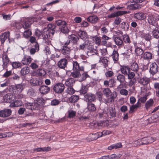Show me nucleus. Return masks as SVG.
<instances>
[{"label": "nucleus", "mask_w": 159, "mask_h": 159, "mask_svg": "<svg viewBox=\"0 0 159 159\" xmlns=\"http://www.w3.org/2000/svg\"><path fill=\"white\" fill-rule=\"evenodd\" d=\"M123 40L126 43H130V41L129 37L127 35H124L123 36Z\"/></svg>", "instance_id": "58"}, {"label": "nucleus", "mask_w": 159, "mask_h": 159, "mask_svg": "<svg viewBox=\"0 0 159 159\" xmlns=\"http://www.w3.org/2000/svg\"><path fill=\"white\" fill-rule=\"evenodd\" d=\"M80 70H74V71L71 72L70 76L74 78H78L81 76Z\"/></svg>", "instance_id": "35"}, {"label": "nucleus", "mask_w": 159, "mask_h": 159, "mask_svg": "<svg viewBox=\"0 0 159 159\" xmlns=\"http://www.w3.org/2000/svg\"><path fill=\"white\" fill-rule=\"evenodd\" d=\"M60 101L57 99H54L52 101L51 105L52 106H56L59 104Z\"/></svg>", "instance_id": "63"}, {"label": "nucleus", "mask_w": 159, "mask_h": 159, "mask_svg": "<svg viewBox=\"0 0 159 159\" xmlns=\"http://www.w3.org/2000/svg\"><path fill=\"white\" fill-rule=\"evenodd\" d=\"M66 25H62L61 29V31L64 34H67L68 33L69 31Z\"/></svg>", "instance_id": "45"}, {"label": "nucleus", "mask_w": 159, "mask_h": 159, "mask_svg": "<svg viewBox=\"0 0 159 159\" xmlns=\"http://www.w3.org/2000/svg\"><path fill=\"white\" fill-rule=\"evenodd\" d=\"M156 139L152 137H149L147 138H144L141 139L139 143L142 145L148 144L151 143L155 141Z\"/></svg>", "instance_id": "5"}, {"label": "nucleus", "mask_w": 159, "mask_h": 159, "mask_svg": "<svg viewBox=\"0 0 159 159\" xmlns=\"http://www.w3.org/2000/svg\"><path fill=\"white\" fill-rule=\"evenodd\" d=\"M71 50L70 47L66 46H63L61 49V52L65 56V57L67 59L70 58V54Z\"/></svg>", "instance_id": "6"}, {"label": "nucleus", "mask_w": 159, "mask_h": 159, "mask_svg": "<svg viewBox=\"0 0 159 159\" xmlns=\"http://www.w3.org/2000/svg\"><path fill=\"white\" fill-rule=\"evenodd\" d=\"M87 21L91 23H96L98 20V17L95 16H89L87 18Z\"/></svg>", "instance_id": "33"}, {"label": "nucleus", "mask_w": 159, "mask_h": 159, "mask_svg": "<svg viewBox=\"0 0 159 159\" xmlns=\"http://www.w3.org/2000/svg\"><path fill=\"white\" fill-rule=\"evenodd\" d=\"M141 5L138 4H131L127 6V8L132 10L139 9L141 7Z\"/></svg>", "instance_id": "28"}, {"label": "nucleus", "mask_w": 159, "mask_h": 159, "mask_svg": "<svg viewBox=\"0 0 159 159\" xmlns=\"http://www.w3.org/2000/svg\"><path fill=\"white\" fill-rule=\"evenodd\" d=\"M10 32L9 31L5 32L0 35V40L2 44H3L5 41L9 37Z\"/></svg>", "instance_id": "15"}, {"label": "nucleus", "mask_w": 159, "mask_h": 159, "mask_svg": "<svg viewBox=\"0 0 159 159\" xmlns=\"http://www.w3.org/2000/svg\"><path fill=\"white\" fill-rule=\"evenodd\" d=\"M134 17L136 18L139 20H143L146 17L144 14L143 13H137L134 15Z\"/></svg>", "instance_id": "30"}, {"label": "nucleus", "mask_w": 159, "mask_h": 159, "mask_svg": "<svg viewBox=\"0 0 159 159\" xmlns=\"http://www.w3.org/2000/svg\"><path fill=\"white\" fill-rule=\"evenodd\" d=\"M86 49L88 50L87 51L88 54L90 53H96L97 52L96 49L94 48L93 46L90 43L88 44Z\"/></svg>", "instance_id": "27"}, {"label": "nucleus", "mask_w": 159, "mask_h": 159, "mask_svg": "<svg viewBox=\"0 0 159 159\" xmlns=\"http://www.w3.org/2000/svg\"><path fill=\"white\" fill-rule=\"evenodd\" d=\"M30 83L32 85L34 86H39L42 84V82L40 80L35 78L30 80Z\"/></svg>", "instance_id": "23"}, {"label": "nucleus", "mask_w": 159, "mask_h": 159, "mask_svg": "<svg viewBox=\"0 0 159 159\" xmlns=\"http://www.w3.org/2000/svg\"><path fill=\"white\" fill-rule=\"evenodd\" d=\"M111 56L115 62H116L118 60L119 54L118 52L115 50L113 51Z\"/></svg>", "instance_id": "31"}, {"label": "nucleus", "mask_w": 159, "mask_h": 159, "mask_svg": "<svg viewBox=\"0 0 159 159\" xmlns=\"http://www.w3.org/2000/svg\"><path fill=\"white\" fill-rule=\"evenodd\" d=\"M121 156L120 154L116 155L115 154H113L110 155V156H108V158L109 159H119Z\"/></svg>", "instance_id": "51"}, {"label": "nucleus", "mask_w": 159, "mask_h": 159, "mask_svg": "<svg viewBox=\"0 0 159 159\" xmlns=\"http://www.w3.org/2000/svg\"><path fill=\"white\" fill-rule=\"evenodd\" d=\"M30 71V69L28 66H25L22 68L20 71V73L21 75H25L28 74Z\"/></svg>", "instance_id": "29"}, {"label": "nucleus", "mask_w": 159, "mask_h": 159, "mask_svg": "<svg viewBox=\"0 0 159 159\" xmlns=\"http://www.w3.org/2000/svg\"><path fill=\"white\" fill-rule=\"evenodd\" d=\"M67 63V60L65 58H63L58 61L57 63V66L59 67L61 69H64L66 67Z\"/></svg>", "instance_id": "13"}, {"label": "nucleus", "mask_w": 159, "mask_h": 159, "mask_svg": "<svg viewBox=\"0 0 159 159\" xmlns=\"http://www.w3.org/2000/svg\"><path fill=\"white\" fill-rule=\"evenodd\" d=\"M25 107L28 109L31 110H38L40 104L37 101L33 103H28L25 104Z\"/></svg>", "instance_id": "3"}, {"label": "nucleus", "mask_w": 159, "mask_h": 159, "mask_svg": "<svg viewBox=\"0 0 159 159\" xmlns=\"http://www.w3.org/2000/svg\"><path fill=\"white\" fill-rule=\"evenodd\" d=\"M109 111L110 116L112 117H115L116 116V112L115 108L113 107H110Z\"/></svg>", "instance_id": "47"}, {"label": "nucleus", "mask_w": 159, "mask_h": 159, "mask_svg": "<svg viewBox=\"0 0 159 159\" xmlns=\"http://www.w3.org/2000/svg\"><path fill=\"white\" fill-rule=\"evenodd\" d=\"M101 137L102 136H105L107 135L110 134L111 133V132L108 130H105L103 131L102 132H101Z\"/></svg>", "instance_id": "60"}, {"label": "nucleus", "mask_w": 159, "mask_h": 159, "mask_svg": "<svg viewBox=\"0 0 159 159\" xmlns=\"http://www.w3.org/2000/svg\"><path fill=\"white\" fill-rule=\"evenodd\" d=\"M101 132H97L95 134H90L89 136V139L91 141L97 139L100 137H101Z\"/></svg>", "instance_id": "19"}, {"label": "nucleus", "mask_w": 159, "mask_h": 159, "mask_svg": "<svg viewBox=\"0 0 159 159\" xmlns=\"http://www.w3.org/2000/svg\"><path fill=\"white\" fill-rule=\"evenodd\" d=\"M32 58L30 56H25L22 60V63L24 65H29L31 61Z\"/></svg>", "instance_id": "22"}, {"label": "nucleus", "mask_w": 159, "mask_h": 159, "mask_svg": "<svg viewBox=\"0 0 159 159\" xmlns=\"http://www.w3.org/2000/svg\"><path fill=\"white\" fill-rule=\"evenodd\" d=\"M153 57V54L148 52H145L143 55V59L148 61L152 59Z\"/></svg>", "instance_id": "18"}, {"label": "nucleus", "mask_w": 159, "mask_h": 159, "mask_svg": "<svg viewBox=\"0 0 159 159\" xmlns=\"http://www.w3.org/2000/svg\"><path fill=\"white\" fill-rule=\"evenodd\" d=\"M108 60L107 59L106 57H100V60L99 61V62H102V63L104 67L105 68L108 66Z\"/></svg>", "instance_id": "34"}, {"label": "nucleus", "mask_w": 159, "mask_h": 159, "mask_svg": "<svg viewBox=\"0 0 159 159\" xmlns=\"http://www.w3.org/2000/svg\"><path fill=\"white\" fill-rule=\"evenodd\" d=\"M11 65L13 68L14 69L18 68L22 66L21 63L18 61L12 62Z\"/></svg>", "instance_id": "46"}, {"label": "nucleus", "mask_w": 159, "mask_h": 159, "mask_svg": "<svg viewBox=\"0 0 159 159\" xmlns=\"http://www.w3.org/2000/svg\"><path fill=\"white\" fill-rule=\"evenodd\" d=\"M115 42L116 44L117 45L119 46H122L123 42L122 40L119 37H116L115 38Z\"/></svg>", "instance_id": "40"}, {"label": "nucleus", "mask_w": 159, "mask_h": 159, "mask_svg": "<svg viewBox=\"0 0 159 159\" xmlns=\"http://www.w3.org/2000/svg\"><path fill=\"white\" fill-rule=\"evenodd\" d=\"M38 74L40 76H44L46 74V71L43 69H39L38 70Z\"/></svg>", "instance_id": "59"}, {"label": "nucleus", "mask_w": 159, "mask_h": 159, "mask_svg": "<svg viewBox=\"0 0 159 159\" xmlns=\"http://www.w3.org/2000/svg\"><path fill=\"white\" fill-rule=\"evenodd\" d=\"M130 69L134 71H137L139 68L138 64L134 62L131 64L130 66Z\"/></svg>", "instance_id": "38"}, {"label": "nucleus", "mask_w": 159, "mask_h": 159, "mask_svg": "<svg viewBox=\"0 0 159 159\" xmlns=\"http://www.w3.org/2000/svg\"><path fill=\"white\" fill-rule=\"evenodd\" d=\"M11 111L9 109H6L0 111V116L5 117L11 115Z\"/></svg>", "instance_id": "12"}, {"label": "nucleus", "mask_w": 159, "mask_h": 159, "mask_svg": "<svg viewBox=\"0 0 159 159\" xmlns=\"http://www.w3.org/2000/svg\"><path fill=\"white\" fill-rule=\"evenodd\" d=\"M31 35V31L29 29L25 31L23 33V36L25 38H28Z\"/></svg>", "instance_id": "52"}, {"label": "nucleus", "mask_w": 159, "mask_h": 159, "mask_svg": "<svg viewBox=\"0 0 159 159\" xmlns=\"http://www.w3.org/2000/svg\"><path fill=\"white\" fill-rule=\"evenodd\" d=\"M79 99V96L76 95H73L69 98V101L71 103L76 102Z\"/></svg>", "instance_id": "37"}, {"label": "nucleus", "mask_w": 159, "mask_h": 159, "mask_svg": "<svg viewBox=\"0 0 159 159\" xmlns=\"http://www.w3.org/2000/svg\"><path fill=\"white\" fill-rule=\"evenodd\" d=\"M39 89L41 93L44 95L49 92L50 88L47 86L42 85L40 87Z\"/></svg>", "instance_id": "14"}, {"label": "nucleus", "mask_w": 159, "mask_h": 159, "mask_svg": "<svg viewBox=\"0 0 159 159\" xmlns=\"http://www.w3.org/2000/svg\"><path fill=\"white\" fill-rule=\"evenodd\" d=\"M97 95L99 101L104 102V99H103L102 98L103 95V93H102L101 92L99 91L97 93Z\"/></svg>", "instance_id": "56"}, {"label": "nucleus", "mask_w": 159, "mask_h": 159, "mask_svg": "<svg viewBox=\"0 0 159 159\" xmlns=\"http://www.w3.org/2000/svg\"><path fill=\"white\" fill-rule=\"evenodd\" d=\"M32 18H29L27 20L25 21L22 24V27L25 29H29L33 22Z\"/></svg>", "instance_id": "17"}, {"label": "nucleus", "mask_w": 159, "mask_h": 159, "mask_svg": "<svg viewBox=\"0 0 159 159\" xmlns=\"http://www.w3.org/2000/svg\"><path fill=\"white\" fill-rule=\"evenodd\" d=\"M141 106V103L138 102L135 105H133L130 106L129 113H132L134 110L137 109L138 108L140 107Z\"/></svg>", "instance_id": "25"}, {"label": "nucleus", "mask_w": 159, "mask_h": 159, "mask_svg": "<svg viewBox=\"0 0 159 159\" xmlns=\"http://www.w3.org/2000/svg\"><path fill=\"white\" fill-rule=\"evenodd\" d=\"M73 65L74 70H81L80 68L79 63L77 61L73 62Z\"/></svg>", "instance_id": "48"}, {"label": "nucleus", "mask_w": 159, "mask_h": 159, "mask_svg": "<svg viewBox=\"0 0 159 159\" xmlns=\"http://www.w3.org/2000/svg\"><path fill=\"white\" fill-rule=\"evenodd\" d=\"M153 104V101L152 99H150L145 104V107L148 110L152 107Z\"/></svg>", "instance_id": "42"}, {"label": "nucleus", "mask_w": 159, "mask_h": 159, "mask_svg": "<svg viewBox=\"0 0 159 159\" xmlns=\"http://www.w3.org/2000/svg\"><path fill=\"white\" fill-rule=\"evenodd\" d=\"M75 81L74 79L70 78L66 80L65 82V85L68 87H72L75 84Z\"/></svg>", "instance_id": "24"}, {"label": "nucleus", "mask_w": 159, "mask_h": 159, "mask_svg": "<svg viewBox=\"0 0 159 159\" xmlns=\"http://www.w3.org/2000/svg\"><path fill=\"white\" fill-rule=\"evenodd\" d=\"M87 108L89 111H93L96 110V107L92 103H88L87 104Z\"/></svg>", "instance_id": "41"}, {"label": "nucleus", "mask_w": 159, "mask_h": 159, "mask_svg": "<svg viewBox=\"0 0 159 159\" xmlns=\"http://www.w3.org/2000/svg\"><path fill=\"white\" fill-rule=\"evenodd\" d=\"M120 27L123 30H127L129 29V25L126 22H123L120 24Z\"/></svg>", "instance_id": "50"}, {"label": "nucleus", "mask_w": 159, "mask_h": 159, "mask_svg": "<svg viewBox=\"0 0 159 159\" xmlns=\"http://www.w3.org/2000/svg\"><path fill=\"white\" fill-rule=\"evenodd\" d=\"M159 20V16L158 14H155L152 15L149 14L148 16V21L150 24L154 25L156 22Z\"/></svg>", "instance_id": "2"}, {"label": "nucleus", "mask_w": 159, "mask_h": 159, "mask_svg": "<svg viewBox=\"0 0 159 159\" xmlns=\"http://www.w3.org/2000/svg\"><path fill=\"white\" fill-rule=\"evenodd\" d=\"M66 92L69 94H72L75 93V90L72 87H68L66 90Z\"/></svg>", "instance_id": "54"}, {"label": "nucleus", "mask_w": 159, "mask_h": 159, "mask_svg": "<svg viewBox=\"0 0 159 159\" xmlns=\"http://www.w3.org/2000/svg\"><path fill=\"white\" fill-rule=\"evenodd\" d=\"M126 75H127V78L128 79H132L134 78L135 76V74L134 72H131L130 70L129 72H128V74Z\"/></svg>", "instance_id": "55"}, {"label": "nucleus", "mask_w": 159, "mask_h": 159, "mask_svg": "<svg viewBox=\"0 0 159 159\" xmlns=\"http://www.w3.org/2000/svg\"><path fill=\"white\" fill-rule=\"evenodd\" d=\"M77 34L81 39L83 40H85L88 37L87 33L86 32L81 30H79Z\"/></svg>", "instance_id": "21"}, {"label": "nucleus", "mask_w": 159, "mask_h": 159, "mask_svg": "<svg viewBox=\"0 0 159 159\" xmlns=\"http://www.w3.org/2000/svg\"><path fill=\"white\" fill-rule=\"evenodd\" d=\"M120 93L121 95L127 96L128 94V92L126 89H122L120 90Z\"/></svg>", "instance_id": "64"}, {"label": "nucleus", "mask_w": 159, "mask_h": 159, "mask_svg": "<svg viewBox=\"0 0 159 159\" xmlns=\"http://www.w3.org/2000/svg\"><path fill=\"white\" fill-rule=\"evenodd\" d=\"M65 86L63 84L58 83L54 85L53 89L56 93H60L63 92Z\"/></svg>", "instance_id": "4"}, {"label": "nucleus", "mask_w": 159, "mask_h": 159, "mask_svg": "<svg viewBox=\"0 0 159 159\" xmlns=\"http://www.w3.org/2000/svg\"><path fill=\"white\" fill-rule=\"evenodd\" d=\"M102 93L103 95L108 98L107 99L104 100V102L106 104L107 103H111L114 102L115 98L117 96V93L116 92L114 91L112 93L109 88L103 89Z\"/></svg>", "instance_id": "1"}, {"label": "nucleus", "mask_w": 159, "mask_h": 159, "mask_svg": "<svg viewBox=\"0 0 159 159\" xmlns=\"http://www.w3.org/2000/svg\"><path fill=\"white\" fill-rule=\"evenodd\" d=\"M51 150V148L50 147L43 148H38L34 149V151L37 152H47Z\"/></svg>", "instance_id": "26"}, {"label": "nucleus", "mask_w": 159, "mask_h": 159, "mask_svg": "<svg viewBox=\"0 0 159 159\" xmlns=\"http://www.w3.org/2000/svg\"><path fill=\"white\" fill-rule=\"evenodd\" d=\"M152 36L154 38L159 39V31L157 29H154L152 32Z\"/></svg>", "instance_id": "32"}, {"label": "nucleus", "mask_w": 159, "mask_h": 159, "mask_svg": "<svg viewBox=\"0 0 159 159\" xmlns=\"http://www.w3.org/2000/svg\"><path fill=\"white\" fill-rule=\"evenodd\" d=\"M130 69L129 66H127L121 65L120 66V70L122 74L126 75L129 72Z\"/></svg>", "instance_id": "16"}, {"label": "nucleus", "mask_w": 159, "mask_h": 159, "mask_svg": "<svg viewBox=\"0 0 159 159\" xmlns=\"http://www.w3.org/2000/svg\"><path fill=\"white\" fill-rule=\"evenodd\" d=\"M56 23L58 26H61L63 25H67L66 23L64 21L61 20H57L56 21Z\"/></svg>", "instance_id": "53"}, {"label": "nucleus", "mask_w": 159, "mask_h": 159, "mask_svg": "<svg viewBox=\"0 0 159 159\" xmlns=\"http://www.w3.org/2000/svg\"><path fill=\"white\" fill-rule=\"evenodd\" d=\"M88 90V86H82L80 90V93L81 94H84L87 93Z\"/></svg>", "instance_id": "49"}, {"label": "nucleus", "mask_w": 159, "mask_h": 159, "mask_svg": "<svg viewBox=\"0 0 159 159\" xmlns=\"http://www.w3.org/2000/svg\"><path fill=\"white\" fill-rule=\"evenodd\" d=\"M158 66L155 62L151 64L150 66L149 72L152 75H154L158 72Z\"/></svg>", "instance_id": "11"}, {"label": "nucleus", "mask_w": 159, "mask_h": 159, "mask_svg": "<svg viewBox=\"0 0 159 159\" xmlns=\"http://www.w3.org/2000/svg\"><path fill=\"white\" fill-rule=\"evenodd\" d=\"M68 39H71L73 43L77 44V41L79 40V39L77 36L75 34H71L68 36Z\"/></svg>", "instance_id": "36"}, {"label": "nucleus", "mask_w": 159, "mask_h": 159, "mask_svg": "<svg viewBox=\"0 0 159 159\" xmlns=\"http://www.w3.org/2000/svg\"><path fill=\"white\" fill-rule=\"evenodd\" d=\"M35 34L38 38H39L41 35H42L43 36V32L37 29L36 30Z\"/></svg>", "instance_id": "62"}, {"label": "nucleus", "mask_w": 159, "mask_h": 159, "mask_svg": "<svg viewBox=\"0 0 159 159\" xmlns=\"http://www.w3.org/2000/svg\"><path fill=\"white\" fill-rule=\"evenodd\" d=\"M135 52L137 56H140L144 53L143 50L140 47H137L135 49Z\"/></svg>", "instance_id": "39"}, {"label": "nucleus", "mask_w": 159, "mask_h": 159, "mask_svg": "<svg viewBox=\"0 0 159 159\" xmlns=\"http://www.w3.org/2000/svg\"><path fill=\"white\" fill-rule=\"evenodd\" d=\"M84 99L87 102H92L96 100L95 96L91 93H88L84 96Z\"/></svg>", "instance_id": "9"}, {"label": "nucleus", "mask_w": 159, "mask_h": 159, "mask_svg": "<svg viewBox=\"0 0 159 159\" xmlns=\"http://www.w3.org/2000/svg\"><path fill=\"white\" fill-rule=\"evenodd\" d=\"M2 58L3 61L2 66L3 69L7 68V66L10 61V59L6 53H3L2 55Z\"/></svg>", "instance_id": "10"}, {"label": "nucleus", "mask_w": 159, "mask_h": 159, "mask_svg": "<svg viewBox=\"0 0 159 159\" xmlns=\"http://www.w3.org/2000/svg\"><path fill=\"white\" fill-rule=\"evenodd\" d=\"M51 34V31L49 30L44 31L43 32V39H47L50 37Z\"/></svg>", "instance_id": "43"}, {"label": "nucleus", "mask_w": 159, "mask_h": 159, "mask_svg": "<svg viewBox=\"0 0 159 159\" xmlns=\"http://www.w3.org/2000/svg\"><path fill=\"white\" fill-rule=\"evenodd\" d=\"M16 89L19 92H21L25 87V85L24 84H19L16 86Z\"/></svg>", "instance_id": "44"}, {"label": "nucleus", "mask_w": 159, "mask_h": 159, "mask_svg": "<svg viewBox=\"0 0 159 159\" xmlns=\"http://www.w3.org/2000/svg\"><path fill=\"white\" fill-rule=\"evenodd\" d=\"M81 76L82 78L80 80V81H82L85 80L87 77L89 76L86 72H84L82 74Z\"/></svg>", "instance_id": "61"}, {"label": "nucleus", "mask_w": 159, "mask_h": 159, "mask_svg": "<svg viewBox=\"0 0 159 159\" xmlns=\"http://www.w3.org/2000/svg\"><path fill=\"white\" fill-rule=\"evenodd\" d=\"M116 76V80L120 83L118 88H120L122 86H123L122 84L125 82V77L123 74L120 73L118 74Z\"/></svg>", "instance_id": "8"}, {"label": "nucleus", "mask_w": 159, "mask_h": 159, "mask_svg": "<svg viewBox=\"0 0 159 159\" xmlns=\"http://www.w3.org/2000/svg\"><path fill=\"white\" fill-rule=\"evenodd\" d=\"M13 96L11 93H7L3 97L4 101L7 102L11 103L13 102L14 100Z\"/></svg>", "instance_id": "20"}, {"label": "nucleus", "mask_w": 159, "mask_h": 159, "mask_svg": "<svg viewBox=\"0 0 159 159\" xmlns=\"http://www.w3.org/2000/svg\"><path fill=\"white\" fill-rule=\"evenodd\" d=\"M138 75L139 76L137 78L138 82L140 85L145 86L147 85L149 83L150 81L149 78L146 77H143V78H141L139 74H138Z\"/></svg>", "instance_id": "7"}, {"label": "nucleus", "mask_w": 159, "mask_h": 159, "mask_svg": "<svg viewBox=\"0 0 159 159\" xmlns=\"http://www.w3.org/2000/svg\"><path fill=\"white\" fill-rule=\"evenodd\" d=\"M88 43H87L85 42L79 45V49L84 50L86 49Z\"/></svg>", "instance_id": "57"}]
</instances>
